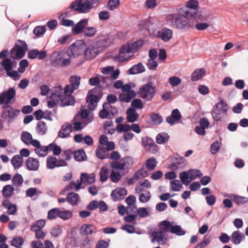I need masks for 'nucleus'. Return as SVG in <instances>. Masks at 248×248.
Segmentation results:
<instances>
[{"mask_svg":"<svg viewBox=\"0 0 248 248\" xmlns=\"http://www.w3.org/2000/svg\"><path fill=\"white\" fill-rule=\"evenodd\" d=\"M78 199V195L75 193H70L67 196V201L72 205H75L77 203Z\"/></svg>","mask_w":248,"mask_h":248,"instance_id":"obj_53","label":"nucleus"},{"mask_svg":"<svg viewBox=\"0 0 248 248\" xmlns=\"http://www.w3.org/2000/svg\"><path fill=\"white\" fill-rule=\"evenodd\" d=\"M181 119V115L178 109L173 110L171 113V115L167 117L166 121L167 123L173 125L175 123L178 122Z\"/></svg>","mask_w":248,"mask_h":248,"instance_id":"obj_22","label":"nucleus"},{"mask_svg":"<svg viewBox=\"0 0 248 248\" xmlns=\"http://www.w3.org/2000/svg\"><path fill=\"white\" fill-rule=\"evenodd\" d=\"M153 238L151 240L152 243H154L156 241L158 244L164 245L166 244L168 240L166 233L161 232L159 230L154 231L152 233Z\"/></svg>","mask_w":248,"mask_h":248,"instance_id":"obj_14","label":"nucleus"},{"mask_svg":"<svg viewBox=\"0 0 248 248\" xmlns=\"http://www.w3.org/2000/svg\"><path fill=\"white\" fill-rule=\"evenodd\" d=\"M97 232L95 227L89 224H83L79 229V233L83 236L91 235L96 233Z\"/></svg>","mask_w":248,"mask_h":248,"instance_id":"obj_19","label":"nucleus"},{"mask_svg":"<svg viewBox=\"0 0 248 248\" xmlns=\"http://www.w3.org/2000/svg\"><path fill=\"white\" fill-rule=\"evenodd\" d=\"M88 23V20L83 19L78 22L72 28V32L74 34H78L83 32Z\"/></svg>","mask_w":248,"mask_h":248,"instance_id":"obj_20","label":"nucleus"},{"mask_svg":"<svg viewBox=\"0 0 248 248\" xmlns=\"http://www.w3.org/2000/svg\"><path fill=\"white\" fill-rule=\"evenodd\" d=\"M96 156L100 159H104L108 158L109 154L108 150L105 146L98 145L95 151Z\"/></svg>","mask_w":248,"mask_h":248,"instance_id":"obj_29","label":"nucleus"},{"mask_svg":"<svg viewBox=\"0 0 248 248\" xmlns=\"http://www.w3.org/2000/svg\"><path fill=\"white\" fill-rule=\"evenodd\" d=\"M11 162L15 169H18L22 166L23 158L19 155H15L12 158Z\"/></svg>","mask_w":248,"mask_h":248,"instance_id":"obj_36","label":"nucleus"},{"mask_svg":"<svg viewBox=\"0 0 248 248\" xmlns=\"http://www.w3.org/2000/svg\"><path fill=\"white\" fill-rule=\"evenodd\" d=\"M216 107L220 110L222 113H226L229 107L227 103L223 100H221L219 103L216 104Z\"/></svg>","mask_w":248,"mask_h":248,"instance_id":"obj_61","label":"nucleus"},{"mask_svg":"<svg viewBox=\"0 0 248 248\" xmlns=\"http://www.w3.org/2000/svg\"><path fill=\"white\" fill-rule=\"evenodd\" d=\"M180 178L182 184L185 185L187 186L191 182L188 172L183 171L181 172L180 173Z\"/></svg>","mask_w":248,"mask_h":248,"instance_id":"obj_57","label":"nucleus"},{"mask_svg":"<svg viewBox=\"0 0 248 248\" xmlns=\"http://www.w3.org/2000/svg\"><path fill=\"white\" fill-rule=\"evenodd\" d=\"M107 40L105 39H100L93 44L97 47V49L99 50V52L101 53L103 50V47H105L107 45Z\"/></svg>","mask_w":248,"mask_h":248,"instance_id":"obj_55","label":"nucleus"},{"mask_svg":"<svg viewBox=\"0 0 248 248\" xmlns=\"http://www.w3.org/2000/svg\"><path fill=\"white\" fill-rule=\"evenodd\" d=\"M24 240L21 237L18 236L14 237L11 242V245L16 248H21V246L23 245Z\"/></svg>","mask_w":248,"mask_h":248,"instance_id":"obj_58","label":"nucleus"},{"mask_svg":"<svg viewBox=\"0 0 248 248\" xmlns=\"http://www.w3.org/2000/svg\"><path fill=\"white\" fill-rule=\"evenodd\" d=\"M115 130L119 133L122 132L125 133L131 130V126L128 124H118L116 127Z\"/></svg>","mask_w":248,"mask_h":248,"instance_id":"obj_54","label":"nucleus"},{"mask_svg":"<svg viewBox=\"0 0 248 248\" xmlns=\"http://www.w3.org/2000/svg\"><path fill=\"white\" fill-rule=\"evenodd\" d=\"M101 72L105 75H110L111 78L114 80L118 79L120 74V69H116L114 70V67L113 66L103 67Z\"/></svg>","mask_w":248,"mask_h":248,"instance_id":"obj_18","label":"nucleus"},{"mask_svg":"<svg viewBox=\"0 0 248 248\" xmlns=\"http://www.w3.org/2000/svg\"><path fill=\"white\" fill-rule=\"evenodd\" d=\"M12 182L13 185L16 186H21L23 183L22 176L19 173L15 174L13 177Z\"/></svg>","mask_w":248,"mask_h":248,"instance_id":"obj_52","label":"nucleus"},{"mask_svg":"<svg viewBox=\"0 0 248 248\" xmlns=\"http://www.w3.org/2000/svg\"><path fill=\"white\" fill-rule=\"evenodd\" d=\"M70 7L80 13H87L92 8L89 0H77L72 3Z\"/></svg>","mask_w":248,"mask_h":248,"instance_id":"obj_9","label":"nucleus"},{"mask_svg":"<svg viewBox=\"0 0 248 248\" xmlns=\"http://www.w3.org/2000/svg\"><path fill=\"white\" fill-rule=\"evenodd\" d=\"M50 63L56 67H67L71 63V59L67 52L54 51L50 57Z\"/></svg>","mask_w":248,"mask_h":248,"instance_id":"obj_2","label":"nucleus"},{"mask_svg":"<svg viewBox=\"0 0 248 248\" xmlns=\"http://www.w3.org/2000/svg\"><path fill=\"white\" fill-rule=\"evenodd\" d=\"M171 226L169 221L163 220L159 223V230L165 233H166L169 230L170 232Z\"/></svg>","mask_w":248,"mask_h":248,"instance_id":"obj_44","label":"nucleus"},{"mask_svg":"<svg viewBox=\"0 0 248 248\" xmlns=\"http://www.w3.org/2000/svg\"><path fill=\"white\" fill-rule=\"evenodd\" d=\"M109 79V78H106L97 75L96 76L91 78L89 80V84L92 86H97L99 85L101 81L105 83L104 86L108 87L109 85L108 83H106L107 80Z\"/></svg>","mask_w":248,"mask_h":248,"instance_id":"obj_23","label":"nucleus"},{"mask_svg":"<svg viewBox=\"0 0 248 248\" xmlns=\"http://www.w3.org/2000/svg\"><path fill=\"white\" fill-rule=\"evenodd\" d=\"M126 115L127 121L129 123L135 122L138 117L136 110L132 108H130L126 110Z\"/></svg>","mask_w":248,"mask_h":248,"instance_id":"obj_35","label":"nucleus"},{"mask_svg":"<svg viewBox=\"0 0 248 248\" xmlns=\"http://www.w3.org/2000/svg\"><path fill=\"white\" fill-rule=\"evenodd\" d=\"M95 181V176L93 174L82 173L80 180H77V183L74 181L71 182L69 187L71 189L75 188L76 191H78L80 189L82 184L90 185L93 183Z\"/></svg>","mask_w":248,"mask_h":248,"instance_id":"obj_5","label":"nucleus"},{"mask_svg":"<svg viewBox=\"0 0 248 248\" xmlns=\"http://www.w3.org/2000/svg\"><path fill=\"white\" fill-rule=\"evenodd\" d=\"M47 128L45 122L40 121L37 123L36 131L39 135H44L46 133Z\"/></svg>","mask_w":248,"mask_h":248,"instance_id":"obj_42","label":"nucleus"},{"mask_svg":"<svg viewBox=\"0 0 248 248\" xmlns=\"http://www.w3.org/2000/svg\"><path fill=\"white\" fill-rule=\"evenodd\" d=\"M170 186L172 190L174 191H179L182 187V185L179 180L175 179L170 182Z\"/></svg>","mask_w":248,"mask_h":248,"instance_id":"obj_64","label":"nucleus"},{"mask_svg":"<svg viewBox=\"0 0 248 248\" xmlns=\"http://www.w3.org/2000/svg\"><path fill=\"white\" fill-rule=\"evenodd\" d=\"M142 45V42L139 41L132 43L128 44L126 46L128 47L130 52L134 54L135 52L138 51L139 47L141 46Z\"/></svg>","mask_w":248,"mask_h":248,"instance_id":"obj_45","label":"nucleus"},{"mask_svg":"<svg viewBox=\"0 0 248 248\" xmlns=\"http://www.w3.org/2000/svg\"><path fill=\"white\" fill-rule=\"evenodd\" d=\"M97 32L96 29L94 27H86L83 31L84 35L88 37H93Z\"/></svg>","mask_w":248,"mask_h":248,"instance_id":"obj_51","label":"nucleus"},{"mask_svg":"<svg viewBox=\"0 0 248 248\" xmlns=\"http://www.w3.org/2000/svg\"><path fill=\"white\" fill-rule=\"evenodd\" d=\"M145 71V69L141 62H139L132 66L127 71L129 75H135L139 73H142Z\"/></svg>","mask_w":248,"mask_h":248,"instance_id":"obj_30","label":"nucleus"},{"mask_svg":"<svg viewBox=\"0 0 248 248\" xmlns=\"http://www.w3.org/2000/svg\"><path fill=\"white\" fill-rule=\"evenodd\" d=\"M126 194L127 190L125 188L118 187L112 191L111 196L113 200L116 201L123 199Z\"/></svg>","mask_w":248,"mask_h":248,"instance_id":"obj_21","label":"nucleus"},{"mask_svg":"<svg viewBox=\"0 0 248 248\" xmlns=\"http://www.w3.org/2000/svg\"><path fill=\"white\" fill-rule=\"evenodd\" d=\"M14 191L15 188L12 185H6L2 188V195L5 198L11 197L14 194Z\"/></svg>","mask_w":248,"mask_h":248,"instance_id":"obj_40","label":"nucleus"},{"mask_svg":"<svg viewBox=\"0 0 248 248\" xmlns=\"http://www.w3.org/2000/svg\"><path fill=\"white\" fill-rule=\"evenodd\" d=\"M49 151H52L55 155H59L61 153V148L60 146L54 143H51L48 145Z\"/></svg>","mask_w":248,"mask_h":248,"instance_id":"obj_63","label":"nucleus"},{"mask_svg":"<svg viewBox=\"0 0 248 248\" xmlns=\"http://www.w3.org/2000/svg\"><path fill=\"white\" fill-rule=\"evenodd\" d=\"M133 56L126 45H124L119 50V53L117 57L119 62H123L128 61Z\"/></svg>","mask_w":248,"mask_h":248,"instance_id":"obj_13","label":"nucleus"},{"mask_svg":"<svg viewBox=\"0 0 248 248\" xmlns=\"http://www.w3.org/2000/svg\"><path fill=\"white\" fill-rule=\"evenodd\" d=\"M20 138L21 141L27 145H31L33 146L34 142L37 140L33 139L31 134L27 131L22 132Z\"/></svg>","mask_w":248,"mask_h":248,"instance_id":"obj_28","label":"nucleus"},{"mask_svg":"<svg viewBox=\"0 0 248 248\" xmlns=\"http://www.w3.org/2000/svg\"><path fill=\"white\" fill-rule=\"evenodd\" d=\"M35 148V153L40 157L46 156L49 151L48 146H42L39 140L35 141L32 146Z\"/></svg>","mask_w":248,"mask_h":248,"instance_id":"obj_17","label":"nucleus"},{"mask_svg":"<svg viewBox=\"0 0 248 248\" xmlns=\"http://www.w3.org/2000/svg\"><path fill=\"white\" fill-rule=\"evenodd\" d=\"M2 205L7 209V213L9 215H15L17 211V206L15 204H12L9 200L6 199L3 201Z\"/></svg>","mask_w":248,"mask_h":248,"instance_id":"obj_27","label":"nucleus"},{"mask_svg":"<svg viewBox=\"0 0 248 248\" xmlns=\"http://www.w3.org/2000/svg\"><path fill=\"white\" fill-rule=\"evenodd\" d=\"M20 113V110L14 109L10 105L2 107L1 117L8 123H12Z\"/></svg>","mask_w":248,"mask_h":248,"instance_id":"obj_6","label":"nucleus"},{"mask_svg":"<svg viewBox=\"0 0 248 248\" xmlns=\"http://www.w3.org/2000/svg\"><path fill=\"white\" fill-rule=\"evenodd\" d=\"M110 167L118 170H124L125 169L124 165V164L122 159L120 161H112L110 163Z\"/></svg>","mask_w":248,"mask_h":248,"instance_id":"obj_43","label":"nucleus"},{"mask_svg":"<svg viewBox=\"0 0 248 248\" xmlns=\"http://www.w3.org/2000/svg\"><path fill=\"white\" fill-rule=\"evenodd\" d=\"M72 125L70 124H64L58 132V136L61 138H68L72 132Z\"/></svg>","mask_w":248,"mask_h":248,"instance_id":"obj_26","label":"nucleus"},{"mask_svg":"<svg viewBox=\"0 0 248 248\" xmlns=\"http://www.w3.org/2000/svg\"><path fill=\"white\" fill-rule=\"evenodd\" d=\"M111 105L108 103H105L103 105V108L99 112V116L101 118H108L109 116V110Z\"/></svg>","mask_w":248,"mask_h":248,"instance_id":"obj_39","label":"nucleus"},{"mask_svg":"<svg viewBox=\"0 0 248 248\" xmlns=\"http://www.w3.org/2000/svg\"><path fill=\"white\" fill-rule=\"evenodd\" d=\"M155 87L151 82H148L140 88L138 94L143 99L150 101L155 96Z\"/></svg>","mask_w":248,"mask_h":248,"instance_id":"obj_4","label":"nucleus"},{"mask_svg":"<svg viewBox=\"0 0 248 248\" xmlns=\"http://www.w3.org/2000/svg\"><path fill=\"white\" fill-rule=\"evenodd\" d=\"M190 181L195 180L198 177H200L202 175V173L198 170H190L188 171Z\"/></svg>","mask_w":248,"mask_h":248,"instance_id":"obj_60","label":"nucleus"},{"mask_svg":"<svg viewBox=\"0 0 248 248\" xmlns=\"http://www.w3.org/2000/svg\"><path fill=\"white\" fill-rule=\"evenodd\" d=\"M99 99L97 95L91 94L90 92L86 99V101L88 103V108L92 110L94 109L97 107V103Z\"/></svg>","mask_w":248,"mask_h":248,"instance_id":"obj_25","label":"nucleus"},{"mask_svg":"<svg viewBox=\"0 0 248 248\" xmlns=\"http://www.w3.org/2000/svg\"><path fill=\"white\" fill-rule=\"evenodd\" d=\"M85 48L86 43L81 40H78L69 46L67 52L70 59L72 58H76L83 54L84 55Z\"/></svg>","mask_w":248,"mask_h":248,"instance_id":"obj_3","label":"nucleus"},{"mask_svg":"<svg viewBox=\"0 0 248 248\" xmlns=\"http://www.w3.org/2000/svg\"><path fill=\"white\" fill-rule=\"evenodd\" d=\"M170 232L178 236H182L186 233L185 231L183 230L180 225L171 226Z\"/></svg>","mask_w":248,"mask_h":248,"instance_id":"obj_48","label":"nucleus"},{"mask_svg":"<svg viewBox=\"0 0 248 248\" xmlns=\"http://www.w3.org/2000/svg\"><path fill=\"white\" fill-rule=\"evenodd\" d=\"M190 13L189 11H185L184 14L180 13L168 14L166 17V23L167 25L180 30L190 31L194 28V23L193 20L189 17L200 18V15H198L197 13H195V15H190Z\"/></svg>","mask_w":248,"mask_h":248,"instance_id":"obj_1","label":"nucleus"},{"mask_svg":"<svg viewBox=\"0 0 248 248\" xmlns=\"http://www.w3.org/2000/svg\"><path fill=\"white\" fill-rule=\"evenodd\" d=\"M40 163L39 161L33 157H29L26 161L27 169L31 171H36L38 170Z\"/></svg>","mask_w":248,"mask_h":248,"instance_id":"obj_24","label":"nucleus"},{"mask_svg":"<svg viewBox=\"0 0 248 248\" xmlns=\"http://www.w3.org/2000/svg\"><path fill=\"white\" fill-rule=\"evenodd\" d=\"M16 92L14 88H10L0 94V105H9L15 102Z\"/></svg>","mask_w":248,"mask_h":248,"instance_id":"obj_8","label":"nucleus"},{"mask_svg":"<svg viewBox=\"0 0 248 248\" xmlns=\"http://www.w3.org/2000/svg\"><path fill=\"white\" fill-rule=\"evenodd\" d=\"M224 196L231 199L237 205L244 204L248 202V198L245 197L231 194H225Z\"/></svg>","mask_w":248,"mask_h":248,"instance_id":"obj_31","label":"nucleus"},{"mask_svg":"<svg viewBox=\"0 0 248 248\" xmlns=\"http://www.w3.org/2000/svg\"><path fill=\"white\" fill-rule=\"evenodd\" d=\"M47 56V52L46 50L41 51L37 49H32L28 52V57L31 59H37L42 60L45 59Z\"/></svg>","mask_w":248,"mask_h":248,"instance_id":"obj_16","label":"nucleus"},{"mask_svg":"<svg viewBox=\"0 0 248 248\" xmlns=\"http://www.w3.org/2000/svg\"><path fill=\"white\" fill-rule=\"evenodd\" d=\"M28 49L25 42L19 40L16 44L15 47L11 50V57L14 59H21L25 55Z\"/></svg>","mask_w":248,"mask_h":248,"instance_id":"obj_7","label":"nucleus"},{"mask_svg":"<svg viewBox=\"0 0 248 248\" xmlns=\"http://www.w3.org/2000/svg\"><path fill=\"white\" fill-rule=\"evenodd\" d=\"M109 170L106 166H103L101 168L100 172V180L102 182H106L108 176Z\"/></svg>","mask_w":248,"mask_h":248,"instance_id":"obj_46","label":"nucleus"},{"mask_svg":"<svg viewBox=\"0 0 248 248\" xmlns=\"http://www.w3.org/2000/svg\"><path fill=\"white\" fill-rule=\"evenodd\" d=\"M80 77L79 76H72L70 79V85L73 87L74 89H77L80 84Z\"/></svg>","mask_w":248,"mask_h":248,"instance_id":"obj_49","label":"nucleus"},{"mask_svg":"<svg viewBox=\"0 0 248 248\" xmlns=\"http://www.w3.org/2000/svg\"><path fill=\"white\" fill-rule=\"evenodd\" d=\"M139 201L141 203L148 202L151 198V194L149 190L143 191L140 193Z\"/></svg>","mask_w":248,"mask_h":248,"instance_id":"obj_41","label":"nucleus"},{"mask_svg":"<svg viewBox=\"0 0 248 248\" xmlns=\"http://www.w3.org/2000/svg\"><path fill=\"white\" fill-rule=\"evenodd\" d=\"M169 136L167 133H162L158 134L156 137V141L158 144H162L167 142Z\"/></svg>","mask_w":248,"mask_h":248,"instance_id":"obj_56","label":"nucleus"},{"mask_svg":"<svg viewBox=\"0 0 248 248\" xmlns=\"http://www.w3.org/2000/svg\"><path fill=\"white\" fill-rule=\"evenodd\" d=\"M198 1L196 0H189L186 4V6L189 9V10L187 11H189L191 12L190 15H195V13H197L198 15H200V17L201 14L199 13L197 9L198 7Z\"/></svg>","mask_w":248,"mask_h":248,"instance_id":"obj_33","label":"nucleus"},{"mask_svg":"<svg viewBox=\"0 0 248 248\" xmlns=\"http://www.w3.org/2000/svg\"><path fill=\"white\" fill-rule=\"evenodd\" d=\"M74 157L77 161H82L85 160L86 155L83 150H79L75 152L74 154Z\"/></svg>","mask_w":248,"mask_h":248,"instance_id":"obj_50","label":"nucleus"},{"mask_svg":"<svg viewBox=\"0 0 248 248\" xmlns=\"http://www.w3.org/2000/svg\"><path fill=\"white\" fill-rule=\"evenodd\" d=\"M151 187V184L150 182L147 180L144 179L143 181L140 182L135 187V192L136 193H140L143 191H145L144 188H150Z\"/></svg>","mask_w":248,"mask_h":248,"instance_id":"obj_32","label":"nucleus"},{"mask_svg":"<svg viewBox=\"0 0 248 248\" xmlns=\"http://www.w3.org/2000/svg\"><path fill=\"white\" fill-rule=\"evenodd\" d=\"M76 101L74 97L71 94H67L64 95L62 99V101L60 102V106L62 107H64L67 106H73L75 105Z\"/></svg>","mask_w":248,"mask_h":248,"instance_id":"obj_34","label":"nucleus"},{"mask_svg":"<svg viewBox=\"0 0 248 248\" xmlns=\"http://www.w3.org/2000/svg\"><path fill=\"white\" fill-rule=\"evenodd\" d=\"M78 117L79 116L77 115L74 118L73 121V124L74 125L73 128L76 131L82 130L85 126L93 121V118L91 117H89L87 120H82L78 118Z\"/></svg>","mask_w":248,"mask_h":248,"instance_id":"obj_15","label":"nucleus"},{"mask_svg":"<svg viewBox=\"0 0 248 248\" xmlns=\"http://www.w3.org/2000/svg\"><path fill=\"white\" fill-rule=\"evenodd\" d=\"M231 238L232 242L235 245H238L244 239L245 236L239 231H236L232 233Z\"/></svg>","mask_w":248,"mask_h":248,"instance_id":"obj_37","label":"nucleus"},{"mask_svg":"<svg viewBox=\"0 0 248 248\" xmlns=\"http://www.w3.org/2000/svg\"><path fill=\"white\" fill-rule=\"evenodd\" d=\"M173 31L171 29L165 27L157 31L156 37L165 42L170 41L172 38Z\"/></svg>","mask_w":248,"mask_h":248,"instance_id":"obj_11","label":"nucleus"},{"mask_svg":"<svg viewBox=\"0 0 248 248\" xmlns=\"http://www.w3.org/2000/svg\"><path fill=\"white\" fill-rule=\"evenodd\" d=\"M99 53V50L93 44L88 46L86 44V48L84 51V58L85 60H92Z\"/></svg>","mask_w":248,"mask_h":248,"instance_id":"obj_12","label":"nucleus"},{"mask_svg":"<svg viewBox=\"0 0 248 248\" xmlns=\"http://www.w3.org/2000/svg\"><path fill=\"white\" fill-rule=\"evenodd\" d=\"M142 146L148 152L155 154L157 152L158 148L154 141L148 137H145L141 139Z\"/></svg>","mask_w":248,"mask_h":248,"instance_id":"obj_10","label":"nucleus"},{"mask_svg":"<svg viewBox=\"0 0 248 248\" xmlns=\"http://www.w3.org/2000/svg\"><path fill=\"white\" fill-rule=\"evenodd\" d=\"M206 71L203 68L195 70L192 73L191 79L192 81H197L202 78L205 75Z\"/></svg>","mask_w":248,"mask_h":248,"instance_id":"obj_38","label":"nucleus"},{"mask_svg":"<svg viewBox=\"0 0 248 248\" xmlns=\"http://www.w3.org/2000/svg\"><path fill=\"white\" fill-rule=\"evenodd\" d=\"M57 158L55 157L49 156L47 159L46 167L48 169H53L57 167Z\"/></svg>","mask_w":248,"mask_h":248,"instance_id":"obj_59","label":"nucleus"},{"mask_svg":"<svg viewBox=\"0 0 248 248\" xmlns=\"http://www.w3.org/2000/svg\"><path fill=\"white\" fill-rule=\"evenodd\" d=\"M59 208H54L50 210L47 213V218L49 219H54L59 217Z\"/></svg>","mask_w":248,"mask_h":248,"instance_id":"obj_62","label":"nucleus"},{"mask_svg":"<svg viewBox=\"0 0 248 248\" xmlns=\"http://www.w3.org/2000/svg\"><path fill=\"white\" fill-rule=\"evenodd\" d=\"M1 64L3 69L6 70L7 73L11 71L13 67V62L9 59H4Z\"/></svg>","mask_w":248,"mask_h":248,"instance_id":"obj_47","label":"nucleus"}]
</instances>
